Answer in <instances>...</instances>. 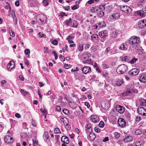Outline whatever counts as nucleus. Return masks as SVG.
<instances>
[{
  "label": "nucleus",
  "mask_w": 146,
  "mask_h": 146,
  "mask_svg": "<svg viewBox=\"0 0 146 146\" xmlns=\"http://www.w3.org/2000/svg\"><path fill=\"white\" fill-rule=\"evenodd\" d=\"M129 43L132 45H134L137 47V45L140 42V39L139 37L133 36L129 38Z\"/></svg>",
  "instance_id": "f257e3e1"
},
{
  "label": "nucleus",
  "mask_w": 146,
  "mask_h": 146,
  "mask_svg": "<svg viewBox=\"0 0 146 146\" xmlns=\"http://www.w3.org/2000/svg\"><path fill=\"white\" fill-rule=\"evenodd\" d=\"M127 70V66L124 64L119 65L116 69L117 72L119 74H123L126 72Z\"/></svg>",
  "instance_id": "f03ea898"
},
{
  "label": "nucleus",
  "mask_w": 146,
  "mask_h": 146,
  "mask_svg": "<svg viewBox=\"0 0 146 146\" xmlns=\"http://www.w3.org/2000/svg\"><path fill=\"white\" fill-rule=\"evenodd\" d=\"M37 22L41 25H43L45 23L47 20L46 17L42 14L38 15L36 18Z\"/></svg>",
  "instance_id": "7ed1b4c3"
},
{
  "label": "nucleus",
  "mask_w": 146,
  "mask_h": 146,
  "mask_svg": "<svg viewBox=\"0 0 146 146\" xmlns=\"http://www.w3.org/2000/svg\"><path fill=\"white\" fill-rule=\"evenodd\" d=\"M120 8L122 11L127 14L130 13L132 12L131 8L127 6H121Z\"/></svg>",
  "instance_id": "20e7f679"
},
{
  "label": "nucleus",
  "mask_w": 146,
  "mask_h": 146,
  "mask_svg": "<svg viewBox=\"0 0 146 146\" xmlns=\"http://www.w3.org/2000/svg\"><path fill=\"white\" fill-rule=\"evenodd\" d=\"M139 72V71L138 68H134L129 71L128 73L130 75L135 76L137 75Z\"/></svg>",
  "instance_id": "39448f33"
},
{
  "label": "nucleus",
  "mask_w": 146,
  "mask_h": 146,
  "mask_svg": "<svg viewBox=\"0 0 146 146\" xmlns=\"http://www.w3.org/2000/svg\"><path fill=\"white\" fill-rule=\"evenodd\" d=\"M139 113L143 116H146V110L142 107H139L137 109Z\"/></svg>",
  "instance_id": "423d86ee"
},
{
  "label": "nucleus",
  "mask_w": 146,
  "mask_h": 146,
  "mask_svg": "<svg viewBox=\"0 0 146 146\" xmlns=\"http://www.w3.org/2000/svg\"><path fill=\"white\" fill-rule=\"evenodd\" d=\"M91 68L89 66H84L82 69L83 73L84 74H87L91 71Z\"/></svg>",
  "instance_id": "0eeeda50"
},
{
  "label": "nucleus",
  "mask_w": 146,
  "mask_h": 146,
  "mask_svg": "<svg viewBox=\"0 0 146 146\" xmlns=\"http://www.w3.org/2000/svg\"><path fill=\"white\" fill-rule=\"evenodd\" d=\"M118 124L119 126L121 127H124L126 125L125 120L122 118H119L118 121Z\"/></svg>",
  "instance_id": "6e6552de"
},
{
  "label": "nucleus",
  "mask_w": 146,
  "mask_h": 146,
  "mask_svg": "<svg viewBox=\"0 0 146 146\" xmlns=\"http://www.w3.org/2000/svg\"><path fill=\"white\" fill-rule=\"evenodd\" d=\"M118 34L117 31L115 29H113L111 30L110 33V37L111 38H116Z\"/></svg>",
  "instance_id": "1a4fd4ad"
},
{
  "label": "nucleus",
  "mask_w": 146,
  "mask_h": 146,
  "mask_svg": "<svg viewBox=\"0 0 146 146\" xmlns=\"http://www.w3.org/2000/svg\"><path fill=\"white\" fill-rule=\"evenodd\" d=\"M4 140L5 142L7 143H11L13 141V138L9 135L5 136Z\"/></svg>",
  "instance_id": "9d476101"
},
{
  "label": "nucleus",
  "mask_w": 146,
  "mask_h": 146,
  "mask_svg": "<svg viewBox=\"0 0 146 146\" xmlns=\"http://www.w3.org/2000/svg\"><path fill=\"white\" fill-rule=\"evenodd\" d=\"M137 14L142 17H145L146 16V8L138 11L137 12Z\"/></svg>",
  "instance_id": "9b49d317"
},
{
  "label": "nucleus",
  "mask_w": 146,
  "mask_h": 146,
  "mask_svg": "<svg viewBox=\"0 0 146 146\" xmlns=\"http://www.w3.org/2000/svg\"><path fill=\"white\" fill-rule=\"evenodd\" d=\"M108 31L107 30H104L99 33V35L102 38H105L108 35Z\"/></svg>",
  "instance_id": "f8f14e48"
},
{
  "label": "nucleus",
  "mask_w": 146,
  "mask_h": 146,
  "mask_svg": "<svg viewBox=\"0 0 146 146\" xmlns=\"http://www.w3.org/2000/svg\"><path fill=\"white\" fill-rule=\"evenodd\" d=\"M92 121L95 123L98 122L100 121L99 117L96 115H92L91 117Z\"/></svg>",
  "instance_id": "ddd939ff"
},
{
  "label": "nucleus",
  "mask_w": 146,
  "mask_h": 146,
  "mask_svg": "<svg viewBox=\"0 0 146 146\" xmlns=\"http://www.w3.org/2000/svg\"><path fill=\"white\" fill-rule=\"evenodd\" d=\"M116 108L117 111L121 114L123 113L124 111V107L119 105H117Z\"/></svg>",
  "instance_id": "4468645a"
},
{
  "label": "nucleus",
  "mask_w": 146,
  "mask_h": 146,
  "mask_svg": "<svg viewBox=\"0 0 146 146\" xmlns=\"http://www.w3.org/2000/svg\"><path fill=\"white\" fill-rule=\"evenodd\" d=\"M146 25V21L145 20H140L139 22L138 25L139 27L142 29Z\"/></svg>",
  "instance_id": "2eb2a0df"
},
{
  "label": "nucleus",
  "mask_w": 146,
  "mask_h": 146,
  "mask_svg": "<svg viewBox=\"0 0 146 146\" xmlns=\"http://www.w3.org/2000/svg\"><path fill=\"white\" fill-rule=\"evenodd\" d=\"M128 48L127 44L125 43H123L120 44L119 49L121 50H126Z\"/></svg>",
  "instance_id": "dca6fc26"
},
{
  "label": "nucleus",
  "mask_w": 146,
  "mask_h": 146,
  "mask_svg": "<svg viewBox=\"0 0 146 146\" xmlns=\"http://www.w3.org/2000/svg\"><path fill=\"white\" fill-rule=\"evenodd\" d=\"M15 63L13 60L10 61L9 63L7 65V69L9 70L13 68L15 66Z\"/></svg>",
  "instance_id": "f3484780"
},
{
  "label": "nucleus",
  "mask_w": 146,
  "mask_h": 146,
  "mask_svg": "<svg viewBox=\"0 0 146 146\" xmlns=\"http://www.w3.org/2000/svg\"><path fill=\"white\" fill-rule=\"evenodd\" d=\"M61 141L65 144H68L69 142L68 138L66 136H63L61 138Z\"/></svg>",
  "instance_id": "a211bd4d"
},
{
  "label": "nucleus",
  "mask_w": 146,
  "mask_h": 146,
  "mask_svg": "<svg viewBox=\"0 0 146 146\" xmlns=\"http://www.w3.org/2000/svg\"><path fill=\"white\" fill-rule=\"evenodd\" d=\"M139 103L140 106H146V100L141 98L139 100Z\"/></svg>",
  "instance_id": "6ab92c4d"
},
{
  "label": "nucleus",
  "mask_w": 146,
  "mask_h": 146,
  "mask_svg": "<svg viewBox=\"0 0 146 146\" xmlns=\"http://www.w3.org/2000/svg\"><path fill=\"white\" fill-rule=\"evenodd\" d=\"M60 120L62 122L64 125L68 124L69 122L66 118L63 117H62L60 118Z\"/></svg>",
  "instance_id": "aec40b11"
},
{
  "label": "nucleus",
  "mask_w": 146,
  "mask_h": 146,
  "mask_svg": "<svg viewBox=\"0 0 146 146\" xmlns=\"http://www.w3.org/2000/svg\"><path fill=\"white\" fill-rule=\"evenodd\" d=\"M91 38L92 41L96 42L98 40V36L97 34H94L91 36Z\"/></svg>",
  "instance_id": "412c9836"
},
{
  "label": "nucleus",
  "mask_w": 146,
  "mask_h": 146,
  "mask_svg": "<svg viewBox=\"0 0 146 146\" xmlns=\"http://www.w3.org/2000/svg\"><path fill=\"white\" fill-rule=\"evenodd\" d=\"M123 82L122 79H117L116 80V84L117 86H120L123 84Z\"/></svg>",
  "instance_id": "4be33fe9"
},
{
  "label": "nucleus",
  "mask_w": 146,
  "mask_h": 146,
  "mask_svg": "<svg viewBox=\"0 0 146 146\" xmlns=\"http://www.w3.org/2000/svg\"><path fill=\"white\" fill-rule=\"evenodd\" d=\"M70 25L72 27L76 28L78 25V23L76 21L72 20L71 21Z\"/></svg>",
  "instance_id": "5701e85b"
},
{
  "label": "nucleus",
  "mask_w": 146,
  "mask_h": 146,
  "mask_svg": "<svg viewBox=\"0 0 146 146\" xmlns=\"http://www.w3.org/2000/svg\"><path fill=\"white\" fill-rule=\"evenodd\" d=\"M133 139V138L131 136H127L125 139H124L123 141L125 142H129L131 141Z\"/></svg>",
  "instance_id": "b1692460"
},
{
  "label": "nucleus",
  "mask_w": 146,
  "mask_h": 146,
  "mask_svg": "<svg viewBox=\"0 0 146 146\" xmlns=\"http://www.w3.org/2000/svg\"><path fill=\"white\" fill-rule=\"evenodd\" d=\"M98 7L96 6L90 8V10L92 13H94L98 11Z\"/></svg>",
  "instance_id": "393cba45"
},
{
  "label": "nucleus",
  "mask_w": 146,
  "mask_h": 146,
  "mask_svg": "<svg viewBox=\"0 0 146 146\" xmlns=\"http://www.w3.org/2000/svg\"><path fill=\"white\" fill-rule=\"evenodd\" d=\"M89 137L91 140H94L96 138V136L95 134L92 132L90 133L89 135Z\"/></svg>",
  "instance_id": "a878e982"
},
{
  "label": "nucleus",
  "mask_w": 146,
  "mask_h": 146,
  "mask_svg": "<svg viewBox=\"0 0 146 146\" xmlns=\"http://www.w3.org/2000/svg\"><path fill=\"white\" fill-rule=\"evenodd\" d=\"M82 62L84 64L88 63V64H90L91 65H93V62L91 60L90 58L83 61H82Z\"/></svg>",
  "instance_id": "bb28decb"
},
{
  "label": "nucleus",
  "mask_w": 146,
  "mask_h": 146,
  "mask_svg": "<svg viewBox=\"0 0 146 146\" xmlns=\"http://www.w3.org/2000/svg\"><path fill=\"white\" fill-rule=\"evenodd\" d=\"M69 104L70 107L73 109H74L76 107L75 104L74 102H70Z\"/></svg>",
  "instance_id": "cd10ccee"
},
{
  "label": "nucleus",
  "mask_w": 146,
  "mask_h": 146,
  "mask_svg": "<svg viewBox=\"0 0 146 146\" xmlns=\"http://www.w3.org/2000/svg\"><path fill=\"white\" fill-rule=\"evenodd\" d=\"M98 26L100 28H103L106 27L105 22L104 21H102L98 23Z\"/></svg>",
  "instance_id": "c85d7f7f"
},
{
  "label": "nucleus",
  "mask_w": 146,
  "mask_h": 146,
  "mask_svg": "<svg viewBox=\"0 0 146 146\" xmlns=\"http://www.w3.org/2000/svg\"><path fill=\"white\" fill-rule=\"evenodd\" d=\"M92 129L90 125L89 124H88L86 127V133L87 134V135H88V133H87V131L89 133H90L92 132Z\"/></svg>",
  "instance_id": "c756f323"
},
{
  "label": "nucleus",
  "mask_w": 146,
  "mask_h": 146,
  "mask_svg": "<svg viewBox=\"0 0 146 146\" xmlns=\"http://www.w3.org/2000/svg\"><path fill=\"white\" fill-rule=\"evenodd\" d=\"M146 78L145 76H141L139 78V80L142 83H145L146 82Z\"/></svg>",
  "instance_id": "7c9ffc66"
},
{
  "label": "nucleus",
  "mask_w": 146,
  "mask_h": 146,
  "mask_svg": "<svg viewBox=\"0 0 146 146\" xmlns=\"http://www.w3.org/2000/svg\"><path fill=\"white\" fill-rule=\"evenodd\" d=\"M91 54L90 53H88L86 54H83L82 55V57L84 59H86L87 57L89 58L91 56Z\"/></svg>",
  "instance_id": "2f4dec72"
},
{
  "label": "nucleus",
  "mask_w": 146,
  "mask_h": 146,
  "mask_svg": "<svg viewBox=\"0 0 146 146\" xmlns=\"http://www.w3.org/2000/svg\"><path fill=\"white\" fill-rule=\"evenodd\" d=\"M131 59L130 57L127 56L123 57L122 58V60L125 62H128Z\"/></svg>",
  "instance_id": "473e14b6"
},
{
  "label": "nucleus",
  "mask_w": 146,
  "mask_h": 146,
  "mask_svg": "<svg viewBox=\"0 0 146 146\" xmlns=\"http://www.w3.org/2000/svg\"><path fill=\"white\" fill-rule=\"evenodd\" d=\"M72 21V19L71 18H70L68 20H66L65 22L64 23L66 26H69V24L71 23V21Z\"/></svg>",
  "instance_id": "72a5a7b5"
},
{
  "label": "nucleus",
  "mask_w": 146,
  "mask_h": 146,
  "mask_svg": "<svg viewBox=\"0 0 146 146\" xmlns=\"http://www.w3.org/2000/svg\"><path fill=\"white\" fill-rule=\"evenodd\" d=\"M83 49V45L82 44H79L78 45V50L80 51H82Z\"/></svg>",
  "instance_id": "f704fd0d"
},
{
  "label": "nucleus",
  "mask_w": 146,
  "mask_h": 146,
  "mask_svg": "<svg viewBox=\"0 0 146 146\" xmlns=\"http://www.w3.org/2000/svg\"><path fill=\"white\" fill-rule=\"evenodd\" d=\"M104 15V13L102 11H98V15L100 17H102Z\"/></svg>",
  "instance_id": "c9c22d12"
},
{
  "label": "nucleus",
  "mask_w": 146,
  "mask_h": 146,
  "mask_svg": "<svg viewBox=\"0 0 146 146\" xmlns=\"http://www.w3.org/2000/svg\"><path fill=\"white\" fill-rule=\"evenodd\" d=\"M105 5L104 4H103L102 5H100L99 7V9L102 10V11L103 10H104L105 9Z\"/></svg>",
  "instance_id": "e433bc0d"
},
{
  "label": "nucleus",
  "mask_w": 146,
  "mask_h": 146,
  "mask_svg": "<svg viewBox=\"0 0 146 146\" xmlns=\"http://www.w3.org/2000/svg\"><path fill=\"white\" fill-rule=\"evenodd\" d=\"M66 115H68L69 114V110L66 109H64L62 111Z\"/></svg>",
  "instance_id": "4c0bfd02"
},
{
  "label": "nucleus",
  "mask_w": 146,
  "mask_h": 146,
  "mask_svg": "<svg viewBox=\"0 0 146 146\" xmlns=\"http://www.w3.org/2000/svg\"><path fill=\"white\" fill-rule=\"evenodd\" d=\"M54 132L55 133H61V131L59 128L56 127L54 129Z\"/></svg>",
  "instance_id": "58836bf2"
},
{
  "label": "nucleus",
  "mask_w": 146,
  "mask_h": 146,
  "mask_svg": "<svg viewBox=\"0 0 146 146\" xmlns=\"http://www.w3.org/2000/svg\"><path fill=\"white\" fill-rule=\"evenodd\" d=\"M135 133L136 135H138L141 134L142 133L140 130L137 129L135 131Z\"/></svg>",
  "instance_id": "ea45409f"
},
{
  "label": "nucleus",
  "mask_w": 146,
  "mask_h": 146,
  "mask_svg": "<svg viewBox=\"0 0 146 146\" xmlns=\"http://www.w3.org/2000/svg\"><path fill=\"white\" fill-rule=\"evenodd\" d=\"M104 125V123L103 121H101L99 124V127L101 128L103 127Z\"/></svg>",
  "instance_id": "a19ab883"
},
{
  "label": "nucleus",
  "mask_w": 146,
  "mask_h": 146,
  "mask_svg": "<svg viewBox=\"0 0 146 146\" xmlns=\"http://www.w3.org/2000/svg\"><path fill=\"white\" fill-rule=\"evenodd\" d=\"M137 59L136 58H133L130 61L131 64L134 63Z\"/></svg>",
  "instance_id": "79ce46f5"
},
{
  "label": "nucleus",
  "mask_w": 146,
  "mask_h": 146,
  "mask_svg": "<svg viewBox=\"0 0 146 146\" xmlns=\"http://www.w3.org/2000/svg\"><path fill=\"white\" fill-rule=\"evenodd\" d=\"M102 67L104 69H106L109 68V66L105 63H103L102 64Z\"/></svg>",
  "instance_id": "37998d69"
},
{
  "label": "nucleus",
  "mask_w": 146,
  "mask_h": 146,
  "mask_svg": "<svg viewBox=\"0 0 146 146\" xmlns=\"http://www.w3.org/2000/svg\"><path fill=\"white\" fill-rule=\"evenodd\" d=\"M74 37V35H71L67 37L66 39H73Z\"/></svg>",
  "instance_id": "c03bdc74"
},
{
  "label": "nucleus",
  "mask_w": 146,
  "mask_h": 146,
  "mask_svg": "<svg viewBox=\"0 0 146 146\" xmlns=\"http://www.w3.org/2000/svg\"><path fill=\"white\" fill-rule=\"evenodd\" d=\"M38 35L39 36V37H43L44 38H45L46 37V35L44 34H43L41 32H39L38 33Z\"/></svg>",
  "instance_id": "a18cd8bd"
},
{
  "label": "nucleus",
  "mask_w": 146,
  "mask_h": 146,
  "mask_svg": "<svg viewBox=\"0 0 146 146\" xmlns=\"http://www.w3.org/2000/svg\"><path fill=\"white\" fill-rule=\"evenodd\" d=\"M24 52L26 54H29L30 53V50L29 49H27L25 50Z\"/></svg>",
  "instance_id": "49530a36"
},
{
  "label": "nucleus",
  "mask_w": 146,
  "mask_h": 146,
  "mask_svg": "<svg viewBox=\"0 0 146 146\" xmlns=\"http://www.w3.org/2000/svg\"><path fill=\"white\" fill-rule=\"evenodd\" d=\"M64 68L66 69H68L71 67V65L70 64L68 65L67 64H65L64 66Z\"/></svg>",
  "instance_id": "de8ad7c7"
},
{
  "label": "nucleus",
  "mask_w": 146,
  "mask_h": 146,
  "mask_svg": "<svg viewBox=\"0 0 146 146\" xmlns=\"http://www.w3.org/2000/svg\"><path fill=\"white\" fill-rule=\"evenodd\" d=\"M94 130L97 133H99L100 132V129L98 127H95Z\"/></svg>",
  "instance_id": "09e8293b"
},
{
  "label": "nucleus",
  "mask_w": 146,
  "mask_h": 146,
  "mask_svg": "<svg viewBox=\"0 0 146 146\" xmlns=\"http://www.w3.org/2000/svg\"><path fill=\"white\" fill-rule=\"evenodd\" d=\"M25 64L27 66V67H29V62L27 60H26L25 62Z\"/></svg>",
  "instance_id": "8fccbe9b"
},
{
  "label": "nucleus",
  "mask_w": 146,
  "mask_h": 146,
  "mask_svg": "<svg viewBox=\"0 0 146 146\" xmlns=\"http://www.w3.org/2000/svg\"><path fill=\"white\" fill-rule=\"evenodd\" d=\"M59 58L62 61H64L65 60V59L64 57L62 55H60L59 56Z\"/></svg>",
  "instance_id": "3c124183"
},
{
  "label": "nucleus",
  "mask_w": 146,
  "mask_h": 146,
  "mask_svg": "<svg viewBox=\"0 0 146 146\" xmlns=\"http://www.w3.org/2000/svg\"><path fill=\"white\" fill-rule=\"evenodd\" d=\"M13 19L14 21H15V20H16V22H15L14 24L16 25L17 24V19L16 18L15 15H14V16H13Z\"/></svg>",
  "instance_id": "603ef678"
},
{
  "label": "nucleus",
  "mask_w": 146,
  "mask_h": 146,
  "mask_svg": "<svg viewBox=\"0 0 146 146\" xmlns=\"http://www.w3.org/2000/svg\"><path fill=\"white\" fill-rule=\"evenodd\" d=\"M78 5H74L73 7H72L71 8L72 9L74 10L75 9H76L78 8Z\"/></svg>",
  "instance_id": "864d4df0"
},
{
  "label": "nucleus",
  "mask_w": 146,
  "mask_h": 146,
  "mask_svg": "<svg viewBox=\"0 0 146 146\" xmlns=\"http://www.w3.org/2000/svg\"><path fill=\"white\" fill-rule=\"evenodd\" d=\"M52 53L54 55V58L55 59V60H57V59L58 58V55L55 52H52Z\"/></svg>",
  "instance_id": "5fc2aeb1"
},
{
  "label": "nucleus",
  "mask_w": 146,
  "mask_h": 146,
  "mask_svg": "<svg viewBox=\"0 0 146 146\" xmlns=\"http://www.w3.org/2000/svg\"><path fill=\"white\" fill-rule=\"evenodd\" d=\"M135 146H143V145L142 144L140 143V141H138L136 143Z\"/></svg>",
  "instance_id": "6e6d98bb"
},
{
  "label": "nucleus",
  "mask_w": 146,
  "mask_h": 146,
  "mask_svg": "<svg viewBox=\"0 0 146 146\" xmlns=\"http://www.w3.org/2000/svg\"><path fill=\"white\" fill-rule=\"evenodd\" d=\"M58 41L56 40H54L52 42V43L54 45H56L58 44Z\"/></svg>",
  "instance_id": "4d7b16f0"
},
{
  "label": "nucleus",
  "mask_w": 146,
  "mask_h": 146,
  "mask_svg": "<svg viewBox=\"0 0 146 146\" xmlns=\"http://www.w3.org/2000/svg\"><path fill=\"white\" fill-rule=\"evenodd\" d=\"M6 81L4 80H3L1 81V85L2 86H3L4 85V84L6 83Z\"/></svg>",
  "instance_id": "13d9d810"
},
{
  "label": "nucleus",
  "mask_w": 146,
  "mask_h": 146,
  "mask_svg": "<svg viewBox=\"0 0 146 146\" xmlns=\"http://www.w3.org/2000/svg\"><path fill=\"white\" fill-rule=\"evenodd\" d=\"M115 136L116 138H118L119 136V134L117 132H115L114 133Z\"/></svg>",
  "instance_id": "bf43d9fd"
},
{
  "label": "nucleus",
  "mask_w": 146,
  "mask_h": 146,
  "mask_svg": "<svg viewBox=\"0 0 146 146\" xmlns=\"http://www.w3.org/2000/svg\"><path fill=\"white\" fill-rule=\"evenodd\" d=\"M117 14H118L117 13H116L115 14L113 15H112L110 16V19H113L115 18V15H116Z\"/></svg>",
  "instance_id": "052dcab7"
},
{
  "label": "nucleus",
  "mask_w": 146,
  "mask_h": 146,
  "mask_svg": "<svg viewBox=\"0 0 146 146\" xmlns=\"http://www.w3.org/2000/svg\"><path fill=\"white\" fill-rule=\"evenodd\" d=\"M96 70L98 72L100 73L101 72V71L100 69L99 68L98 66H97V65L96 64Z\"/></svg>",
  "instance_id": "680f3d73"
},
{
  "label": "nucleus",
  "mask_w": 146,
  "mask_h": 146,
  "mask_svg": "<svg viewBox=\"0 0 146 146\" xmlns=\"http://www.w3.org/2000/svg\"><path fill=\"white\" fill-rule=\"evenodd\" d=\"M94 3V1H93V0H90L87 2L86 3V5L87 4V3L89 4H91L92 3Z\"/></svg>",
  "instance_id": "e2e57ef3"
},
{
  "label": "nucleus",
  "mask_w": 146,
  "mask_h": 146,
  "mask_svg": "<svg viewBox=\"0 0 146 146\" xmlns=\"http://www.w3.org/2000/svg\"><path fill=\"white\" fill-rule=\"evenodd\" d=\"M85 105L88 108H89L90 107V105L88 102H86L85 103Z\"/></svg>",
  "instance_id": "0e129e2a"
},
{
  "label": "nucleus",
  "mask_w": 146,
  "mask_h": 146,
  "mask_svg": "<svg viewBox=\"0 0 146 146\" xmlns=\"http://www.w3.org/2000/svg\"><path fill=\"white\" fill-rule=\"evenodd\" d=\"M15 116L18 118H20L21 117V116L20 115V114L17 113H16L15 114Z\"/></svg>",
  "instance_id": "69168bd1"
},
{
  "label": "nucleus",
  "mask_w": 146,
  "mask_h": 146,
  "mask_svg": "<svg viewBox=\"0 0 146 146\" xmlns=\"http://www.w3.org/2000/svg\"><path fill=\"white\" fill-rule=\"evenodd\" d=\"M109 140V138L108 137H105V138L103 139V142H105Z\"/></svg>",
  "instance_id": "338daca9"
},
{
  "label": "nucleus",
  "mask_w": 146,
  "mask_h": 146,
  "mask_svg": "<svg viewBox=\"0 0 146 146\" xmlns=\"http://www.w3.org/2000/svg\"><path fill=\"white\" fill-rule=\"evenodd\" d=\"M43 3L44 4L45 6H47L48 5V3L46 0H44L43 1Z\"/></svg>",
  "instance_id": "774afa93"
}]
</instances>
